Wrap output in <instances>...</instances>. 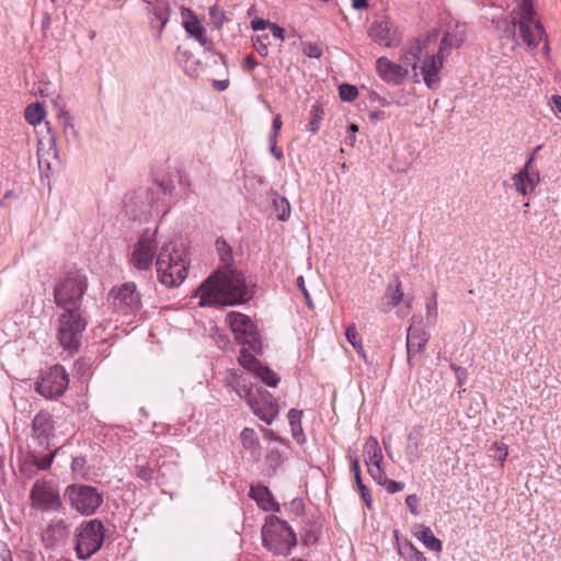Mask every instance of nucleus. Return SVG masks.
<instances>
[{
    "label": "nucleus",
    "mask_w": 561,
    "mask_h": 561,
    "mask_svg": "<svg viewBox=\"0 0 561 561\" xmlns=\"http://www.w3.org/2000/svg\"><path fill=\"white\" fill-rule=\"evenodd\" d=\"M221 266L211 274L196 290L202 307L233 306L244 301L249 295L244 276L232 268L231 247L225 239L216 240Z\"/></svg>",
    "instance_id": "obj_1"
},
{
    "label": "nucleus",
    "mask_w": 561,
    "mask_h": 561,
    "mask_svg": "<svg viewBox=\"0 0 561 561\" xmlns=\"http://www.w3.org/2000/svg\"><path fill=\"white\" fill-rule=\"evenodd\" d=\"M226 322L236 341L242 345L238 358L239 363L261 381L275 387L278 383V377L268 367L262 366L254 356V354L262 353L263 346L252 320L243 313L230 311L226 316Z\"/></svg>",
    "instance_id": "obj_2"
},
{
    "label": "nucleus",
    "mask_w": 561,
    "mask_h": 561,
    "mask_svg": "<svg viewBox=\"0 0 561 561\" xmlns=\"http://www.w3.org/2000/svg\"><path fill=\"white\" fill-rule=\"evenodd\" d=\"M187 251L176 241L164 242L157 254L156 268L159 282L165 287L181 285L187 276Z\"/></svg>",
    "instance_id": "obj_3"
},
{
    "label": "nucleus",
    "mask_w": 561,
    "mask_h": 561,
    "mask_svg": "<svg viewBox=\"0 0 561 561\" xmlns=\"http://www.w3.org/2000/svg\"><path fill=\"white\" fill-rule=\"evenodd\" d=\"M228 386L232 387L238 396L245 400L256 416L266 424H272L278 414V404L273 396L261 388L249 387L237 371H230L227 376Z\"/></svg>",
    "instance_id": "obj_4"
},
{
    "label": "nucleus",
    "mask_w": 561,
    "mask_h": 561,
    "mask_svg": "<svg viewBox=\"0 0 561 561\" xmlns=\"http://www.w3.org/2000/svg\"><path fill=\"white\" fill-rule=\"evenodd\" d=\"M263 546L271 552L287 556L296 546L297 538L290 526L275 516H270L262 527Z\"/></svg>",
    "instance_id": "obj_5"
},
{
    "label": "nucleus",
    "mask_w": 561,
    "mask_h": 561,
    "mask_svg": "<svg viewBox=\"0 0 561 561\" xmlns=\"http://www.w3.org/2000/svg\"><path fill=\"white\" fill-rule=\"evenodd\" d=\"M87 278L79 272L69 273L55 287V302L62 310L81 309Z\"/></svg>",
    "instance_id": "obj_6"
},
{
    "label": "nucleus",
    "mask_w": 561,
    "mask_h": 561,
    "mask_svg": "<svg viewBox=\"0 0 561 561\" xmlns=\"http://www.w3.org/2000/svg\"><path fill=\"white\" fill-rule=\"evenodd\" d=\"M104 540V526L98 519L83 522L76 530V552L79 559L87 560L101 548Z\"/></svg>",
    "instance_id": "obj_7"
},
{
    "label": "nucleus",
    "mask_w": 561,
    "mask_h": 561,
    "mask_svg": "<svg viewBox=\"0 0 561 561\" xmlns=\"http://www.w3.org/2000/svg\"><path fill=\"white\" fill-rule=\"evenodd\" d=\"M58 321V337L61 346L66 350H77L80 345L81 334L87 327L81 309L64 310Z\"/></svg>",
    "instance_id": "obj_8"
},
{
    "label": "nucleus",
    "mask_w": 561,
    "mask_h": 561,
    "mask_svg": "<svg viewBox=\"0 0 561 561\" xmlns=\"http://www.w3.org/2000/svg\"><path fill=\"white\" fill-rule=\"evenodd\" d=\"M518 31L522 42L529 48H536L541 42L548 49L543 26L534 18L533 7L529 0H520Z\"/></svg>",
    "instance_id": "obj_9"
},
{
    "label": "nucleus",
    "mask_w": 561,
    "mask_h": 561,
    "mask_svg": "<svg viewBox=\"0 0 561 561\" xmlns=\"http://www.w3.org/2000/svg\"><path fill=\"white\" fill-rule=\"evenodd\" d=\"M65 496L81 515L93 514L103 503V495L90 485L72 484L66 489Z\"/></svg>",
    "instance_id": "obj_10"
},
{
    "label": "nucleus",
    "mask_w": 561,
    "mask_h": 561,
    "mask_svg": "<svg viewBox=\"0 0 561 561\" xmlns=\"http://www.w3.org/2000/svg\"><path fill=\"white\" fill-rule=\"evenodd\" d=\"M30 499L32 507L43 512L56 511L61 505L59 490L53 481L36 480Z\"/></svg>",
    "instance_id": "obj_11"
},
{
    "label": "nucleus",
    "mask_w": 561,
    "mask_h": 561,
    "mask_svg": "<svg viewBox=\"0 0 561 561\" xmlns=\"http://www.w3.org/2000/svg\"><path fill=\"white\" fill-rule=\"evenodd\" d=\"M156 233L145 232L135 243L130 253L129 263L139 271H147L151 267L154 256L158 254Z\"/></svg>",
    "instance_id": "obj_12"
},
{
    "label": "nucleus",
    "mask_w": 561,
    "mask_h": 561,
    "mask_svg": "<svg viewBox=\"0 0 561 561\" xmlns=\"http://www.w3.org/2000/svg\"><path fill=\"white\" fill-rule=\"evenodd\" d=\"M368 34L375 43L387 48L398 47L402 42L399 27L388 16L374 22Z\"/></svg>",
    "instance_id": "obj_13"
},
{
    "label": "nucleus",
    "mask_w": 561,
    "mask_h": 561,
    "mask_svg": "<svg viewBox=\"0 0 561 561\" xmlns=\"http://www.w3.org/2000/svg\"><path fill=\"white\" fill-rule=\"evenodd\" d=\"M69 379L66 369L60 365H56L37 383L36 390L45 398H55L66 391Z\"/></svg>",
    "instance_id": "obj_14"
},
{
    "label": "nucleus",
    "mask_w": 561,
    "mask_h": 561,
    "mask_svg": "<svg viewBox=\"0 0 561 561\" xmlns=\"http://www.w3.org/2000/svg\"><path fill=\"white\" fill-rule=\"evenodd\" d=\"M113 304L115 308L125 312L131 313L140 309L141 297L137 290V286L133 282L124 283L112 289Z\"/></svg>",
    "instance_id": "obj_15"
},
{
    "label": "nucleus",
    "mask_w": 561,
    "mask_h": 561,
    "mask_svg": "<svg viewBox=\"0 0 561 561\" xmlns=\"http://www.w3.org/2000/svg\"><path fill=\"white\" fill-rule=\"evenodd\" d=\"M375 69L377 76L383 82L392 85L402 84L409 76L408 67L397 64L386 56H381L376 60Z\"/></svg>",
    "instance_id": "obj_16"
},
{
    "label": "nucleus",
    "mask_w": 561,
    "mask_h": 561,
    "mask_svg": "<svg viewBox=\"0 0 561 561\" xmlns=\"http://www.w3.org/2000/svg\"><path fill=\"white\" fill-rule=\"evenodd\" d=\"M534 158L530 157L523 169L512 176L513 186L520 195L531 194L540 182V175L537 170L533 169Z\"/></svg>",
    "instance_id": "obj_17"
},
{
    "label": "nucleus",
    "mask_w": 561,
    "mask_h": 561,
    "mask_svg": "<svg viewBox=\"0 0 561 561\" xmlns=\"http://www.w3.org/2000/svg\"><path fill=\"white\" fill-rule=\"evenodd\" d=\"M382 460L383 456L378 440L373 436L368 437L364 445V461L374 480H383Z\"/></svg>",
    "instance_id": "obj_18"
},
{
    "label": "nucleus",
    "mask_w": 561,
    "mask_h": 561,
    "mask_svg": "<svg viewBox=\"0 0 561 561\" xmlns=\"http://www.w3.org/2000/svg\"><path fill=\"white\" fill-rule=\"evenodd\" d=\"M445 58L446 56L442 55L440 53H437L436 56L431 55L423 60L420 67L421 75L423 77L425 84L430 89H434L437 87L440 80L439 73L443 68Z\"/></svg>",
    "instance_id": "obj_19"
},
{
    "label": "nucleus",
    "mask_w": 561,
    "mask_h": 561,
    "mask_svg": "<svg viewBox=\"0 0 561 561\" xmlns=\"http://www.w3.org/2000/svg\"><path fill=\"white\" fill-rule=\"evenodd\" d=\"M428 341V334L421 327L411 325L407 334V351L408 360L411 363L412 358L423 352Z\"/></svg>",
    "instance_id": "obj_20"
},
{
    "label": "nucleus",
    "mask_w": 561,
    "mask_h": 561,
    "mask_svg": "<svg viewBox=\"0 0 561 561\" xmlns=\"http://www.w3.org/2000/svg\"><path fill=\"white\" fill-rule=\"evenodd\" d=\"M54 421L49 413L39 412L33 420L34 436L39 444H48L49 437L53 435Z\"/></svg>",
    "instance_id": "obj_21"
},
{
    "label": "nucleus",
    "mask_w": 561,
    "mask_h": 561,
    "mask_svg": "<svg viewBox=\"0 0 561 561\" xmlns=\"http://www.w3.org/2000/svg\"><path fill=\"white\" fill-rule=\"evenodd\" d=\"M422 427L414 426L407 437L405 455L408 461L413 465L422 457Z\"/></svg>",
    "instance_id": "obj_22"
},
{
    "label": "nucleus",
    "mask_w": 561,
    "mask_h": 561,
    "mask_svg": "<svg viewBox=\"0 0 561 561\" xmlns=\"http://www.w3.org/2000/svg\"><path fill=\"white\" fill-rule=\"evenodd\" d=\"M466 38V31L463 26L456 25L453 31L445 32L438 53L448 56L453 48L459 47Z\"/></svg>",
    "instance_id": "obj_23"
},
{
    "label": "nucleus",
    "mask_w": 561,
    "mask_h": 561,
    "mask_svg": "<svg viewBox=\"0 0 561 561\" xmlns=\"http://www.w3.org/2000/svg\"><path fill=\"white\" fill-rule=\"evenodd\" d=\"M249 495L264 511H278V504L273 499L270 490L261 484L252 485Z\"/></svg>",
    "instance_id": "obj_24"
},
{
    "label": "nucleus",
    "mask_w": 561,
    "mask_h": 561,
    "mask_svg": "<svg viewBox=\"0 0 561 561\" xmlns=\"http://www.w3.org/2000/svg\"><path fill=\"white\" fill-rule=\"evenodd\" d=\"M413 535L425 546L426 549L435 552L442 551V541L434 536L432 529L428 526L423 524L415 525Z\"/></svg>",
    "instance_id": "obj_25"
},
{
    "label": "nucleus",
    "mask_w": 561,
    "mask_h": 561,
    "mask_svg": "<svg viewBox=\"0 0 561 561\" xmlns=\"http://www.w3.org/2000/svg\"><path fill=\"white\" fill-rule=\"evenodd\" d=\"M428 43V38H420L414 44H412L409 48H407L402 55L401 60L405 66H411L415 71L417 67V61L421 59V55L423 50L426 48Z\"/></svg>",
    "instance_id": "obj_26"
},
{
    "label": "nucleus",
    "mask_w": 561,
    "mask_h": 561,
    "mask_svg": "<svg viewBox=\"0 0 561 561\" xmlns=\"http://www.w3.org/2000/svg\"><path fill=\"white\" fill-rule=\"evenodd\" d=\"M240 439L244 449H247L254 461L261 458L260 442L256 433L252 428H244L240 434Z\"/></svg>",
    "instance_id": "obj_27"
},
{
    "label": "nucleus",
    "mask_w": 561,
    "mask_h": 561,
    "mask_svg": "<svg viewBox=\"0 0 561 561\" xmlns=\"http://www.w3.org/2000/svg\"><path fill=\"white\" fill-rule=\"evenodd\" d=\"M185 31L194 37L205 49L209 48V41L206 37V30L201 22L193 16L184 22Z\"/></svg>",
    "instance_id": "obj_28"
},
{
    "label": "nucleus",
    "mask_w": 561,
    "mask_h": 561,
    "mask_svg": "<svg viewBox=\"0 0 561 561\" xmlns=\"http://www.w3.org/2000/svg\"><path fill=\"white\" fill-rule=\"evenodd\" d=\"M288 421L291 428L293 437L301 444L305 440L302 426H301V411L291 409L288 412Z\"/></svg>",
    "instance_id": "obj_29"
},
{
    "label": "nucleus",
    "mask_w": 561,
    "mask_h": 561,
    "mask_svg": "<svg viewBox=\"0 0 561 561\" xmlns=\"http://www.w3.org/2000/svg\"><path fill=\"white\" fill-rule=\"evenodd\" d=\"M345 337L352 347L357 352V354L363 358H366L362 336L357 332L356 325L354 323L347 325L345 330Z\"/></svg>",
    "instance_id": "obj_30"
},
{
    "label": "nucleus",
    "mask_w": 561,
    "mask_h": 561,
    "mask_svg": "<svg viewBox=\"0 0 561 561\" xmlns=\"http://www.w3.org/2000/svg\"><path fill=\"white\" fill-rule=\"evenodd\" d=\"M46 111L42 104L33 103L26 106L24 117L30 125L36 126L45 118Z\"/></svg>",
    "instance_id": "obj_31"
},
{
    "label": "nucleus",
    "mask_w": 561,
    "mask_h": 561,
    "mask_svg": "<svg viewBox=\"0 0 561 561\" xmlns=\"http://www.w3.org/2000/svg\"><path fill=\"white\" fill-rule=\"evenodd\" d=\"M58 118L61 121L64 134L66 135V137L77 139L78 131L75 127L73 117L71 116V114L65 108H60L58 113Z\"/></svg>",
    "instance_id": "obj_32"
},
{
    "label": "nucleus",
    "mask_w": 561,
    "mask_h": 561,
    "mask_svg": "<svg viewBox=\"0 0 561 561\" xmlns=\"http://www.w3.org/2000/svg\"><path fill=\"white\" fill-rule=\"evenodd\" d=\"M50 154L53 156V158H57V156H58V150L56 147L55 138L49 139V147H48L47 152H45V150L43 148V142L38 141L37 159H38L39 167H42L43 164H46L47 168H49L50 161L48 159V156H50Z\"/></svg>",
    "instance_id": "obj_33"
},
{
    "label": "nucleus",
    "mask_w": 561,
    "mask_h": 561,
    "mask_svg": "<svg viewBox=\"0 0 561 561\" xmlns=\"http://www.w3.org/2000/svg\"><path fill=\"white\" fill-rule=\"evenodd\" d=\"M386 295L392 307L398 306L403 300L404 294L399 277H396L393 284L388 285Z\"/></svg>",
    "instance_id": "obj_34"
},
{
    "label": "nucleus",
    "mask_w": 561,
    "mask_h": 561,
    "mask_svg": "<svg viewBox=\"0 0 561 561\" xmlns=\"http://www.w3.org/2000/svg\"><path fill=\"white\" fill-rule=\"evenodd\" d=\"M273 205L275 210L277 211L276 216L279 220L285 221L290 216V205L289 202L282 196L276 195L273 199Z\"/></svg>",
    "instance_id": "obj_35"
},
{
    "label": "nucleus",
    "mask_w": 561,
    "mask_h": 561,
    "mask_svg": "<svg viewBox=\"0 0 561 561\" xmlns=\"http://www.w3.org/2000/svg\"><path fill=\"white\" fill-rule=\"evenodd\" d=\"M311 114H312V119H311V122L309 123V130H310L312 134H316V133H318V131H319V129H320V123H321V121L323 119L324 111H323V108L321 107V105H319V104H314V105L312 106Z\"/></svg>",
    "instance_id": "obj_36"
},
{
    "label": "nucleus",
    "mask_w": 561,
    "mask_h": 561,
    "mask_svg": "<svg viewBox=\"0 0 561 561\" xmlns=\"http://www.w3.org/2000/svg\"><path fill=\"white\" fill-rule=\"evenodd\" d=\"M253 41V47L255 50L262 56L266 57L268 55V45L270 36L268 35H257L255 37H252Z\"/></svg>",
    "instance_id": "obj_37"
},
{
    "label": "nucleus",
    "mask_w": 561,
    "mask_h": 561,
    "mask_svg": "<svg viewBox=\"0 0 561 561\" xmlns=\"http://www.w3.org/2000/svg\"><path fill=\"white\" fill-rule=\"evenodd\" d=\"M339 94L343 101L351 102L356 99L358 91L356 87L344 83L339 87Z\"/></svg>",
    "instance_id": "obj_38"
},
{
    "label": "nucleus",
    "mask_w": 561,
    "mask_h": 561,
    "mask_svg": "<svg viewBox=\"0 0 561 561\" xmlns=\"http://www.w3.org/2000/svg\"><path fill=\"white\" fill-rule=\"evenodd\" d=\"M209 16H210V21H211V24L216 27V28H219L221 27V25L225 23L226 21V14H225V11L219 8V7H213L210 8L209 10Z\"/></svg>",
    "instance_id": "obj_39"
},
{
    "label": "nucleus",
    "mask_w": 561,
    "mask_h": 561,
    "mask_svg": "<svg viewBox=\"0 0 561 561\" xmlns=\"http://www.w3.org/2000/svg\"><path fill=\"white\" fill-rule=\"evenodd\" d=\"M379 485L386 486L387 491L391 494L397 493L403 490L404 484L402 482H397L393 480H389L383 472V480H375Z\"/></svg>",
    "instance_id": "obj_40"
},
{
    "label": "nucleus",
    "mask_w": 561,
    "mask_h": 561,
    "mask_svg": "<svg viewBox=\"0 0 561 561\" xmlns=\"http://www.w3.org/2000/svg\"><path fill=\"white\" fill-rule=\"evenodd\" d=\"M302 53L309 58H320L322 56V49L313 43H305Z\"/></svg>",
    "instance_id": "obj_41"
},
{
    "label": "nucleus",
    "mask_w": 561,
    "mask_h": 561,
    "mask_svg": "<svg viewBox=\"0 0 561 561\" xmlns=\"http://www.w3.org/2000/svg\"><path fill=\"white\" fill-rule=\"evenodd\" d=\"M492 450L494 451V458H496L501 463L506 460L508 455L507 446L500 443H494L492 446Z\"/></svg>",
    "instance_id": "obj_42"
},
{
    "label": "nucleus",
    "mask_w": 561,
    "mask_h": 561,
    "mask_svg": "<svg viewBox=\"0 0 561 561\" xmlns=\"http://www.w3.org/2000/svg\"><path fill=\"white\" fill-rule=\"evenodd\" d=\"M283 126L280 115H276L273 119L272 129L268 134V141H277V135Z\"/></svg>",
    "instance_id": "obj_43"
},
{
    "label": "nucleus",
    "mask_w": 561,
    "mask_h": 561,
    "mask_svg": "<svg viewBox=\"0 0 561 561\" xmlns=\"http://www.w3.org/2000/svg\"><path fill=\"white\" fill-rule=\"evenodd\" d=\"M136 476L141 480L149 481L153 478V471L151 468L146 466L136 467Z\"/></svg>",
    "instance_id": "obj_44"
},
{
    "label": "nucleus",
    "mask_w": 561,
    "mask_h": 561,
    "mask_svg": "<svg viewBox=\"0 0 561 561\" xmlns=\"http://www.w3.org/2000/svg\"><path fill=\"white\" fill-rule=\"evenodd\" d=\"M436 316H437V300H436V297L433 296L426 302V317H427V319H435Z\"/></svg>",
    "instance_id": "obj_45"
},
{
    "label": "nucleus",
    "mask_w": 561,
    "mask_h": 561,
    "mask_svg": "<svg viewBox=\"0 0 561 561\" xmlns=\"http://www.w3.org/2000/svg\"><path fill=\"white\" fill-rule=\"evenodd\" d=\"M405 503H407V506L409 507L410 512L413 515L416 516L420 514L419 508H417L419 497L415 494L408 495L405 499Z\"/></svg>",
    "instance_id": "obj_46"
},
{
    "label": "nucleus",
    "mask_w": 561,
    "mask_h": 561,
    "mask_svg": "<svg viewBox=\"0 0 561 561\" xmlns=\"http://www.w3.org/2000/svg\"><path fill=\"white\" fill-rule=\"evenodd\" d=\"M268 30L273 36V38L284 42L285 39V30L275 23H271Z\"/></svg>",
    "instance_id": "obj_47"
},
{
    "label": "nucleus",
    "mask_w": 561,
    "mask_h": 561,
    "mask_svg": "<svg viewBox=\"0 0 561 561\" xmlns=\"http://www.w3.org/2000/svg\"><path fill=\"white\" fill-rule=\"evenodd\" d=\"M451 368L455 371L456 378L458 380V385L459 386L463 385V382L466 381V379L468 377L467 369L462 368V367H459V366H456L454 364L451 365Z\"/></svg>",
    "instance_id": "obj_48"
},
{
    "label": "nucleus",
    "mask_w": 561,
    "mask_h": 561,
    "mask_svg": "<svg viewBox=\"0 0 561 561\" xmlns=\"http://www.w3.org/2000/svg\"><path fill=\"white\" fill-rule=\"evenodd\" d=\"M266 461L272 467H277L280 463V454L276 449H271L266 455Z\"/></svg>",
    "instance_id": "obj_49"
},
{
    "label": "nucleus",
    "mask_w": 561,
    "mask_h": 561,
    "mask_svg": "<svg viewBox=\"0 0 561 561\" xmlns=\"http://www.w3.org/2000/svg\"><path fill=\"white\" fill-rule=\"evenodd\" d=\"M272 22L267 21V20H262V19H255V20H252L251 21V27L254 30V31H263L265 28H268V26L271 25Z\"/></svg>",
    "instance_id": "obj_50"
},
{
    "label": "nucleus",
    "mask_w": 561,
    "mask_h": 561,
    "mask_svg": "<svg viewBox=\"0 0 561 561\" xmlns=\"http://www.w3.org/2000/svg\"><path fill=\"white\" fill-rule=\"evenodd\" d=\"M356 484L360 491L363 500L365 501L366 505L369 507L371 505V497H370V494H369L367 488L364 485L362 480H360V483H356Z\"/></svg>",
    "instance_id": "obj_51"
},
{
    "label": "nucleus",
    "mask_w": 561,
    "mask_h": 561,
    "mask_svg": "<svg viewBox=\"0 0 561 561\" xmlns=\"http://www.w3.org/2000/svg\"><path fill=\"white\" fill-rule=\"evenodd\" d=\"M352 470L354 472L356 483H360V469H359V460L357 457L352 458L351 460Z\"/></svg>",
    "instance_id": "obj_52"
},
{
    "label": "nucleus",
    "mask_w": 561,
    "mask_h": 561,
    "mask_svg": "<svg viewBox=\"0 0 561 561\" xmlns=\"http://www.w3.org/2000/svg\"><path fill=\"white\" fill-rule=\"evenodd\" d=\"M297 285H298V287L300 288V290L302 291V294H304V296H305V298H306V301H307L308 306H309V307H311V299H310V295H309V293H308V290H307V288H306V286H305V279H304V277H302V276H299V277L297 278Z\"/></svg>",
    "instance_id": "obj_53"
},
{
    "label": "nucleus",
    "mask_w": 561,
    "mask_h": 561,
    "mask_svg": "<svg viewBox=\"0 0 561 561\" xmlns=\"http://www.w3.org/2000/svg\"><path fill=\"white\" fill-rule=\"evenodd\" d=\"M53 455L50 456H47V457H44L39 460L36 461V466L37 468L42 469V470H46L50 467L51 465V461H53Z\"/></svg>",
    "instance_id": "obj_54"
},
{
    "label": "nucleus",
    "mask_w": 561,
    "mask_h": 561,
    "mask_svg": "<svg viewBox=\"0 0 561 561\" xmlns=\"http://www.w3.org/2000/svg\"><path fill=\"white\" fill-rule=\"evenodd\" d=\"M256 66H257V62H256V60L254 59L253 56L248 55V56L244 57V59H243V68L244 69L252 70Z\"/></svg>",
    "instance_id": "obj_55"
},
{
    "label": "nucleus",
    "mask_w": 561,
    "mask_h": 561,
    "mask_svg": "<svg viewBox=\"0 0 561 561\" xmlns=\"http://www.w3.org/2000/svg\"><path fill=\"white\" fill-rule=\"evenodd\" d=\"M270 142V151L277 159L280 160L283 158V152L277 148V141H268Z\"/></svg>",
    "instance_id": "obj_56"
},
{
    "label": "nucleus",
    "mask_w": 561,
    "mask_h": 561,
    "mask_svg": "<svg viewBox=\"0 0 561 561\" xmlns=\"http://www.w3.org/2000/svg\"><path fill=\"white\" fill-rule=\"evenodd\" d=\"M553 110L561 113V95H552L551 98Z\"/></svg>",
    "instance_id": "obj_57"
},
{
    "label": "nucleus",
    "mask_w": 561,
    "mask_h": 561,
    "mask_svg": "<svg viewBox=\"0 0 561 561\" xmlns=\"http://www.w3.org/2000/svg\"><path fill=\"white\" fill-rule=\"evenodd\" d=\"M352 7L356 10H363L367 8L368 3L367 0H351Z\"/></svg>",
    "instance_id": "obj_58"
},
{
    "label": "nucleus",
    "mask_w": 561,
    "mask_h": 561,
    "mask_svg": "<svg viewBox=\"0 0 561 561\" xmlns=\"http://www.w3.org/2000/svg\"><path fill=\"white\" fill-rule=\"evenodd\" d=\"M412 550L414 551L415 561H426L423 552L419 551L413 545H411Z\"/></svg>",
    "instance_id": "obj_59"
},
{
    "label": "nucleus",
    "mask_w": 561,
    "mask_h": 561,
    "mask_svg": "<svg viewBox=\"0 0 561 561\" xmlns=\"http://www.w3.org/2000/svg\"><path fill=\"white\" fill-rule=\"evenodd\" d=\"M355 134H351L348 137H347V142L351 145V146H354L355 144Z\"/></svg>",
    "instance_id": "obj_60"
},
{
    "label": "nucleus",
    "mask_w": 561,
    "mask_h": 561,
    "mask_svg": "<svg viewBox=\"0 0 561 561\" xmlns=\"http://www.w3.org/2000/svg\"><path fill=\"white\" fill-rule=\"evenodd\" d=\"M348 129H350L351 134H355L358 130V127H357V125L352 124Z\"/></svg>",
    "instance_id": "obj_61"
},
{
    "label": "nucleus",
    "mask_w": 561,
    "mask_h": 561,
    "mask_svg": "<svg viewBox=\"0 0 561 561\" xmlns=\"http://www.w3.org/2000/svg\"><path fill=\"white\" fill-rule=\"evenodd\" d=\"M220 90H225L227 88V83L225 81H218L216 82Z\"/></svg>",
    "instance_id": "obj_62"
},
{
    "label": "nucleus",
    "mask_w": 561,
    "mask_h": 561,
    "mask_svg": "<svg viewBox=\"0 0 561 561\" xmlns=\"http://www.w3.org/2000/svg\"><path fill=\"white\" fill-rule=\"evenodd\" d=\"M411 309V300H407V312Z\"/></svg>",
    "instance_id": "obj_63"
},
{
    "label": "nucleus",
    "mask_w": 561,
    "mask_h": 561,
    "mask_svg": "<svg viewBox=\"0 0 561 561\" xmlns=\"http://www.w3.org/2000/svg\"><path fill=\"white\" fill-rule=\"evenodd\" d=\"M12 194H13V192H12V191H8V192L5 193V195H4V197L7 198V197L11 196Z\"/></svg>",
    "instance_id": "obj_64"
}]
</instances>
